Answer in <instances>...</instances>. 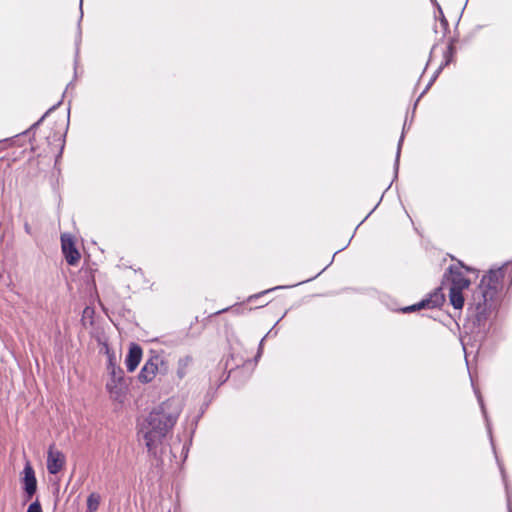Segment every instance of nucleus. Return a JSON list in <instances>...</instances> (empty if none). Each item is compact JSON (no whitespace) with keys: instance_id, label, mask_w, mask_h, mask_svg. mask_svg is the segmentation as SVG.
I'll list each match as a JSON object with an SVG mask.
<instances>
[{"instance_id":"1","label":"nucleus","mask_w":512,"mask_h":512,"mask_svg":"<svg viewBox=\"0 0 512 512\" xmlns=\"http://www.w3.org/2000/svg\"><path fill=\"white\" fill-rule=\"evenodd\" d=\"M503 278L502 268L490 270L472 291L467 303V321L468 325L472 326L471 332H476L481 336L486 333L491 303L502 289Z\"/></svg>"},{"instance_id":"2","label":"nucleus","mask_w":512,"mask_h":512,"mask_svg":"<svg viewBox=\"0 0 512 512\" xmlns=\"http://www.w3.org/2000/svg\"><path fill=\"white\" fill-rule=\"evenodd\" d=\"M180 412V403L175 400L163 402L150 412L140 427V435L143 437L149 451L162 443L176 423Z\"/></svg>"},{"instance_id":"3","label":"nucleus","mask_w":512,"mask_h":512,"mask_svg":"<svg viewBox=\"0 0 512 512\" xmlns=\"http://www.w3.org/2000/svg\"><path fill=\"white\" fill-rule=\"evenodd\" d=\"M445 302V295L442 291V288L438 287L434 289L431 293H429L425 298H423L418 303L413 305L405 306V307H390L391 311L401 312L404 314L413 313L419 311L421 309H434L440 307Z\"/></svg>"},{"instance_id":"4","label":"nucleus","mask_w":512,"mask_h":512,"mask_svg":"<svg viewBox=\"0 0 512 512\" xmlns=\"http://www.w3.org/2000/svg\"><path fill=\"white\" fill-rule=\"evenodd\" d=\"M462 268H465L467 271L470 270V268L465 266L462 262H459L458 265H451L449 267L451 280L450 288H455L457 290H464L468 288L470 281L464 276L461 270Z\"/></svg>"},{"instance_id":"5","label":"nucleus","mask_w":512,"mask_h":512,"mask_svg":"<svg viewBox=\"0 0 512 512\" xmlns=\"http://www.w3.org/2000/svg\"><path fill=\"white\" fill-rule=\"evenodd\" d=\"M65 465V455L52 444L47 452V470L50 474H57Z\"/></svg>"},{"instance_id":"6","label":"nucleus","mask_w":512,"mask_h":512,"mask_svg":"<svg viewBox=\"0 0 512 512\" xmlns=\"http://www.w3.org/2000/svg\"><path fill=\"white\" fill-rule=\"evenodd\" d=\"M61 247L67 263L76 265L80 259V253L75 247L73 237L69 234H62Z\"/></svg>"},{"instance_id":"7","label":"nucleus","mask_w":512,"mask_h":512,"mask_svg":"<svg viewBox=\"0 0 512 512\" xmlns=\"http://www.w3.org/2000/svg\"><path fill=\"white\" fill-rule=\"evenodd\" d=\"M454 42H455V39H451L448 46H447V49L446 51L444 52V60L443 62L441 63V65L438 67V69L435 71L433 77L431 78V80L429 81V83L427 84L426 88L424 89V91L422 92V94L420 95V97L431 87V85L433 84V82L435 81V79L438 77V75L440 74V72L442 71V69L449 65L453 59H454V54H455V47H454Z\"/></svg>"},{"instance_id":"8","label":"nucleus","mask_w":512,"mask_h":512,"mask_svg":"<svg viewBox=\"0 0 512 512\" xmlns=\"http://www.w3.org/2000/svg\"><path fill=\"white\" fill-rule=\"evenodd\" d=\"M24 489L29 497H31L37 489V481L32 466L27 463L24 468Z\"/></svg>"},{"instance_id":"9","label":"nucleus","mask_w":512,"mask_h":512,"mask_svg":"<svg viewBox=\"0 0 512 512\" xmlns=\"http://www.w3.org/2000/svg\"><path fill=\"white\" fill-rule=\"evenodd\" d=\"M142 349L136 344H132L126 357V366L128 371L133 372L140 363Z\"/></svg>"},{"instance_id":"10","label":"nucleus","mask_w":512,"mask_h":512,"mask_svg":"<svg viewBox=\"0 0 512 512\" xmlns=\"http://www.w3.org/2000/svg\"><path fill=\"white\" fill-rule=\"evenodd\" d=\"M122 379V371L120 369L118 371L115 369L111 371V380L107 383V389L115 397H118L122 392Z\"/></svg>"},{"instance_id":"11","label":"nucleus","mask_w":512,"mask_h":512,"mask_svg":"<svg viewBox=\"0 0 512 512\" xmlns=\"http://www.w3.org/2000/svg\"><path fill=\"white\" fill-rule=\"evenodd\" d=\"M157 371V365L153 362L149 361L147 362L144 367L141 369V372L139 374V379L142 382H149L151 381L154 376L156 375Z\"/></svg>"},{"instance_id":"12","label":"nucleus","mask_w":512,"mask_h":512,"mask_svg":"<svg viewBox=\"0 0 512 512\" xmlns=\"http://www.w3.org/2000/svg\"><path fill=\"white\" fill-rule=\"evenodd\" d=\"M450 303L455 309H462L465 303L463 296V290H457L455 288L449 289Z\"/></svg>"},{"instance_id":"13","label":"nucleus","mask_w":512,"mask_h":512,"mask_svg":"<svg viewBox=\"0 0 512 512\" xmlns=\"http://www.w3.org/2000/svg\"><path fill=\"white\" fill-rule=\"evenodd\" d=\"M475 393H476V395H477L479 405H480V407H481V410H482L483 416H484L485 421H486V428H487L488 435H489V437H490V441H491V445H492L493 451L495 452V446H494L493 438H492V429H491L490 422H489V420H488V416H487V412H486V410H485V406H484L483 399H482L481 395H480L477 391H476Z\"/></svg>"},{"instance_id":"14","label":"nucleus","mask_w":512,"mask_h":512,"mask_svg":"<svg viewBox=\"0 0 512 512\" xmlns=\"http://www.w3.org/2000/svg\"><path fill=\"white\" fill-rule=\"evenodd\" d=\"M101 497L97 493H91L87 498V511L86 512H95L100 504Z\"/></svg>"},{"instance_id":"15","label":"nucleus","mask_w":512,"mask_h":512,"mask_svg":"<svg viewBox=\"0 0 512 512\" xmlns=\"http://www.w3.org/2000/svg\"><path fill=\"white\" fill-rule=\"evenodd\" d=\"M405 129H406V122L404 123L403 131H405ZM403 140H404V132H402V135L399 139L398 146H397L396 158H395V163H394V178H397V176H398L399 160H400L401 147H402Z\"/></svg>"},{"instance_id":"16","label":"nucleus","mask_w":512,"mask_h":512,"mask_svg":"<svg viewBox=\"0 0 512 512\" xmlns=\"http://www.w3.org/2000/svg\"><path fill=\"white\" fill-rule=\"evenodd\" d=\"M431 1H432V3H434L437 6V9H438L439 15H440L441 25L446 30L448 28L449 24H448V21H447V19L445 18L444 14H443V11H442L440 5L436 2V0H431Z\"/></svg>"},{"instance_id":"17","label":"nucleus","mask_w":512,"mask_h":512,"mask_svg":"<svg viewBox=\"0 0 512 512\" xmlns=\"http://www.w3.org/2000/svg\"><path fill=\"white\" fill-rule=\"evenodd\" d=\"M276 334H277V331H274V328H272L270 331H268V333L265 335V337L260 341V343L258 344V354H257L258 359L260 358L261 353H262L261 345H262L264 339L267 337H270V336H275Z\"/></svg>"},{"instance_id":"18","label":"nucleus","mask_w":512,"mask_h":512,"mask_svg":"<svg viewBox=\"0 0 512 512\" xmlns=\"http://www.w3.org/2000/svg\"><path fill=\"white\" fill-rule=\"evenodd\" d=\"M27 512H42L40 502L36 500L35 502L31 503L28 507Z\"/></svg>"},{"instance_id":"19","label":"nucleus","mask_w":512,"mask_h":512,"mask_svg":"<svg viewBox=\"0 0 512 512\" xmlns=\"http://www.w3.org/2000/svg\"><path fill=\"white\" fill-rule=\"evenodd\" d=\"M279 288H280V287H275V288H272V289H266V290H264V291H262V292H258V294H257L258 301H259L261 298H263V297H265L266 295H268L270 292H272V291H274V290H276V289H279Z\"/></svg>"},{"instance_id":"20","label":"nucleus","mask_w":512,"mask_h":512,"mask_svg":"<svg viewBox=\"0 0 512 512\" xmlns=\"http://www.w3.org/2000/svg\"><path fill=\"white\" fill-rule=\"evenodd\" d=\"M496 459H498V458L496 457ZM497 462H499V460H497ZM498 465H499V468H500V471H501V474H502L503 480H505L504 469H503V467L501 466V464H500V463H498Z\"/></svg>"},{"instance_id":"21","label":"nucleus","mask_w":512,"mask_h":512,"mask_svg":"<svg viewBox=\"0 0 512 512\" xmlns=\"http://www.w3.org/2000/svg\"><path fill=\"white\" fill-rule=\"evenodd\" d=\"M386 306L390 309V307H395V306H398L396 302H392L391 304L389 303H385Z\"/></svg>"},{"instance_id":"22","label":"nucleus","mask_w":512,"mask_h":512,"mask_svg":"<svg viewBox=\"0 0 512 512\" xmlns=\"http://www.w3.org/2000/svg\"><path fill=\"white\" fill-rule=\"evenodd\" d=\"M508 512H511L510 504L508 503Z\"/></svg>"}]
</instances>
